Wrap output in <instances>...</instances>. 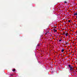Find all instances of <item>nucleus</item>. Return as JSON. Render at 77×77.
<instances>
[{
	"instance_id": "1",
	"label": "nucleus",
	"mask_w": 77,
	"mask_h": 77,
	"mask_svg": "<svg viewBox=\"0 0 77 77\" xmlns=\"http://www.w3.org/2000/svg\"><path fill=\"white\" fill-rule=\"evenodd\" d=\"M70 70L71 71H72L73 70V67H70Z\"/></svg>"
},
{
	"instance_id": "2",
	"label": "nucleus",
	"mask_w": 77,
	"mask_h": 77,
	"mask_svg": "<svg viewBox=\"0 0 77 77\" xmlns=\"http://www.w3.org/2000/svg\"><path fill=\"white\" fill-rule=\"evenodd\" d=\"M74 15H76V18H77V13H75L74 14Z\"/></svg>"
},
{
	"instance_id": "3",
	"label": "nucleus",
	"mask_w": 77,
	"mask_h": 77,
	"mask_svg": "<svg viewBox=\"0 0 77 77\" xmlns=\"http://www.w3.org/2000/svg\"><path fill=\"white\" fill-rule=\"evenodd\" d=\"M68 33H66L65 35H66V36H68Z\"/></svg>"
},
{
	"instance_id": "4",
	"label": "nucleus",
	"mask_w": 77,
	"mask_h": 77,
	"mask_svg": "<svg viewBox=\"0 0 77 77\" xmlns=\"http://www.w3.org/2000/svg\"><path fill=\"white\" fill-rule=\"evenodd\" d=\"M54 32H57V30H56V29H54Z\"/></svg>"
},
{
	"instance_id": "5",
	"label": "nucleus",
	"mask_w": 77,
	"mask_h": 77,
	"mask_svg": "<svg viewBox=\"0 0 77 77\" xmlns=\"http://www.w3.org/2000/svg\"><path fill=\"white\" fill-rule=\"evenodd\" d=\"M12 71H13V72H15V69H14L12 70Z\"/></svg>"
},
{
	"instance_id": "6",
	"label": "nucleus",
	"mask_w": 77,
	"mask_h": 77,
	"mask_svg": "<svg viewBox=\"0 0 77 77\" xmlns=\"http://www.w3.org/2000/svg\"><path fill=\"white\" fill-rule=\"evenodd\" d=\"M68 66H69V68H70L72 67L71 66V65H68Z\"/></svg>"
},
{
	"instance_id": "7",
	"label": "nucleus",
	"mask_w": 77,
	"mask_h": 77,
	"mask_svg": "<svg viewBox=\"0 0 77 77\" xmlns=\"http://www.w3.org/2000/svg\"><path fill=\"white\" fill-rule=\"evenodd\" d=\"M64 51V49H62L61 50V52H63Z\"/></svg>"
},
{
	"instance_id": "8",
	"label": "nucleus",
	"mask_w": 77,
	"mask_h": 77,
	"mask_svg": "<svg viewBox=\"0 0 77 77\" xmlns=\"http://www.w3.org/2000/svg\"><path fill=\"white\" fill-rule=\"evenodd\" d=\"M68 22H69V23H70V22H71V20H69L68 21Z\"/></svg>"
},
{
	"instance_id": "9",
	"label": "nucleus",
	"mask_w": 77,
	"mask_h": 77,
	"mask_svg": "<svg viewBox=\"0 0 77 77\" xmlns=\"http://www.w3.org/2000/svg\"><path fill=\"white\" fill-rule=\"evenodd\" d=\"M62 41V39L59 40V42H61V41Z\"/></svg>"
},
{
	"instance_id": "10",
	"label": "nucleus",
	"mask_w": 77,
	"mask_h": 77,
	"mask_svg": "<svg viewBox=\"0 0 77 77\" xmlns=\"http://www.w3.org/2000/svg\"><path fill=\"white\" fill-rule=\"evenodd\" d=\"M64 3H67V2H66V1H65V2H64Z\"/></svg>"
},
{
	"instance_id": "11",
	"label": "nucleus",
	"mask_w": 77,
	"mask_h": 77,
	"mask_svg": "<svg viewBox=\"0 0 77 77\" xmlns=\"http://www.w3.org/2000/svg\"><path fill=\"white\" fill-rule=\"evenodd\" d=\"M45 35H47V33H45Z\"/></svg>"
},
{
	"instance_id": "12",
	"label": "nucleus",
	"mask_w": 77,
	"mask_h": 77,
	"mask_svg": "<svg viewBox=\"0 0 77 77\" xmlns=\"http://www.w3.org/2000/svg\"><path fill=\"white\" fill-rule=\"evenodd\" d=\"M46 33H48V32H47Z\"/></svg>"
}]
</instances>
